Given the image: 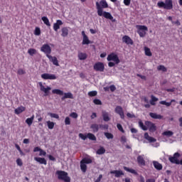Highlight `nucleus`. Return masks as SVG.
I'll return each instance as SVG.
<instances>
[{"mask_svg":"<svg viewBox=\"0 0 182 182\" xmlns=\"http://www.w3.org/2000/svg\"><path fill=\"white\" fill-rule=\"evenodd\" d=\"M96 8L98 16H104V18H106V19H109L112 22H115L116 20L113 18V16H112L110 13L107 11H103L100 4H99V1L96 2Z\"/></svg>","mask_w":182,"mask_h":182,"instance_id":"nucleus-1","label":"nucleus"},{"mask_svg":"<svg viewBox=\"0 0 182 182\" xmlns=\"http://www.w3.org/2000/svg\"><path fill=\"white\" fill-rule=\"evenodd\" d=\"M139 125L142 130H144L145 132L149 129V132L151 133H154V132H156V124L150 121L145 122V125L141 122V121L139 122Z\"/></svg>","mask_w":182,"mask_h":182,"instance_id":"nucleus-2","label":"nucleus"},{"mask_svg":"<svg viewBox=\"0 0 182 182\" xmlns=\"http://www.w3.org/2000/svg\"><path fill=\"white\" fill-rule=\"evenodd\" d=\"M159 8H164V9H173V0H166L164 1H159L157 3Z\"/></svg>","mask_w":182,"mask_h":182,"instance_id":"nucleus-3","label":"nucleus"},{"mask_svg":"<svg viewBox=\"0 0 182 182\" xmlns=\"http://www.w3.org/2000/svg\"><path fill=\"white\" fill-rule=\"evenodd\" d=\"M56 174L58 180H62L65 182H70V177L68 176V173L65 171H57Z\"/></svg>","mask_w":182,"mask_h":182,"instance_id":"nucleus-4","label":"nucleus"},{"mask_svg":"<svg viewBox=\"0 0 182 182\" xmlns=\"http://www.w3.org/2000/svg\"><path fill=\"white\" fill-rule=\"evenodd\" d=\"M136 28L138 29L137 33H139V36L141 38H144L146 36V32H147V31H149V28H147V26H136Z\"/></svg>","mask_w":182,"mask_h":182,"instance_id":"nucleus-5","label":"nucleus"},{"mask_svg":"<svg viewBox=\"0 0 182 182\" xmlns=\"http://www.w3.org/2000/svg\"><path fill=\"white\" fill-rule=\"evenodd\" d=\"M38 85L40 87V90L44 93V96H49V92L52 90V87L49 86L45 87V85H43V83H42V82H39Z\"/></svg>","mask_w":182,"mask_h":182,"instance_id":"nucleus-6","label":"nucleus"},{"mask_svg":"<svg viewBox=\"0 0 182 182\" xmlns=\"http://www.w3.org/2000/svg\"><path fill=\"white\" fill-rule=\"evenodd\" d=\"M107 60H108V62H110V61L114 62L116 65H119V63H120V60L119 59V56H117V55L114 53L109 54L107 58Z\"/></svg>","mask_w":182,"mask_h":182,"instance_id":"nucleus-7","label":"nucleus"},{"mask_svg":"<svg viewBox=\"0 0 182 182\" xmlns=\"http://www.w3.org/2000/svg\"><path fill=\"white\" fill-rule=\"evenodd\" d=\"M41 52H43L46 55V57L50 56V53H52V48H50V46L48 44H44L41 48Z\"/></svg>","mask_w":182,"mask_h":182,"instance_id":"nucleus-8","label":"nucleus"},{"mask_svg":"<svg viewBox=\"0 0 182 182\" xmlns=\"http://www.w3.org/2000/svg\"><path fill=\"white\" fill-rule=\"evenodd\" d=\"M41 78L44 79V80H56L58 77L54 74L43 73L41 75Z\"/></svg>","mask_w":182,"mask_h":182,"instance_id":"nucleus-9","label":"nucleus"},{"mask_svg":"<svg viewBox=\"0 0 182 182\" xmlns=\"http://www.w3.org/2000/svg\"><path fill=\"white\" fill-rule=\"evenodd\" d=\"M178 157H180V154L176 152L173 154V156H169L168 160L171 163L173 164H180V161L178 160Z\"/></svg>","mask_w":182,"mask_h":182,"instance_id":"nucleus-10","label":"nucleus"},{"mask_svg":"<svg viewBox=\"0 0 182 182\" xmlns=\"http://www.w3.org/2000/svg\"><path fill=\"white\" fill-rule=\"evenodd\" d=\"M94 70L96 72H105V64L101 62H97L94 65Z\"/></svg>","mask_w":182,"mask_h":182,"instance_id":"nucleus-11","label":"nucleus"},{"mask_svg":"<svg viewBox=\"0 0 182 182\" xmlns=\"http://www.w3.org/2000/svg\"><path fill=\"white\" fill-rule=\"evenodd\" d=\"M115 112L120 116L121 119H124V112H123V108L122 107H116Z\"/></svg>","mask_w":182,"mask_h":182,"instance_id":"nucleus-12","label":"nucleus"},{"mask_svg":"<svg viewBox=\"0 0 182 182\" xmlns=\"http://www.w3.org/2000/svg\"><path fill=\"white\" fill-rule=\"evenodd\" d=\"M110 174H114V177L117 178H120L122 176H124V173L122 170L111 171Z\"/></svg>","mask_w":182,"mask_h":182,"instance_id":"nucleus-13","label":"nucleus"},{"mask_svg":"<svg viewBox=\"0 0 182 182\" xmlns=\"http://www.w3.org/2000/svg\"><path fill=\"white\" fill-rule=\"evenodd\" d=\"M61 25H63V22H62V20H57L56 23H54L53 24V30L55 32H58V31L60 29Z\"/></svg>","mask_w":182,"mask_h":182,"instance_id":"nucleus-14","label":"nucleus"},{"mask_svg":"<svg viewBox=\"0 0 182 182\" xmlns=\"http://www.w3.org/2000/svg\"><path fill=\"white\" fill-rule=\"evenodd\" d=\"M144 139L149 141V143H154L157 141V139L156 138H154L153 136H150L149 135V133L146 132L144 134Z\"/></svg>","mask_w":182,"mask_h":182,"instance_id":"nucleus-15","label":"nucleus"},{"mask_svg":"<svg viewBox=\"0 0 182 182\" xmlns=\"http://www.w3.org/2000/svg\"><path fill=\"white\" fill-rule=\"evenodd\" d=\"M122 42L127 45H133V40L129 37V36H124L122 37Z\"/></svg>","mask_w":182,"mask_h":182,"instance_id":"nucleus-16","label":"nucleus"},{"mask_svg":"<svg viewBox=\"0 0 182 182\" xmlns=\"http://www.w3.org/2000/svg\"><path fill=\"white\" fill-rule=\"evenodd\" d=\"M47 58L49 59L50 62H52L53 65H55V66H59V62L58 61V58L56 57L48 55Z\"/></svg>","mask_w":182,"mask_h":182,"instance_id":"nucleus-17","label":"nucleus"},{"mask_svg":"<svg viewBox=\"0 0 182 182\" xmlns=\"http://www.w3.org/2000/svg\"><path fill=\"white\" fill-rule=\"evenodd\" d=\"M34 160L37 161V163H39L40 164H44L45 166L48 164V162L46 161V159H45V158L35 157Z\"/></svg>","mask_w":182,"mask_h":182,"instance_id":"nucleus-18","label":"nucleus"},{"mask_svg":"<svg viewBox=\"0 0 182 182\" xmlns=\"http://www.w3.org/2000/svg\"><path fill=\"white\" fill-rule=\"evenodd\" d=\"M153 165L154 168H156V170H163V165H161V164L159 163V161H153Z\"/></svg>","mask_w":182,"mask_h":182,"instance_id":"nucleus-19","label":"nucleus"},{"mask_svg":"<svg viewBox=\"0 0 182 182\" xmlns=\"http://www.w3.org/2000/svg\"><path fill=\"white\" fill-rule=\"evenodd\" d=\"M64 96L61 97V100H65V99H73V94L71 92H63Z\"/></svg>","mask_w":182,"mask_h":182,"instance_id":"nucleus-20","label":"nucleus"},{"mask_svg":"<svg viewBox=\"0 0 182 182\" xmlns=\"http://www.w3.org/2000/svg\"><path fill=\"white\" fill-rule=\"evenodd\" d=\"M149 116L152 119H158L159 120H161V119H163V116L158 114L157 113H154V112H150Z\"/></svg>","mask_w":182,"mask_h":182,"instance_id":"nucleus-21","label":"nucleus"},{"mask_svg":"<svg viewBox=\"0 0 182 182\" xmlns=\"http://www.w3.org/2000/svg\"><path fill=\"white\" fill-rule=\"evenodd\" d=\"M99 3L100 6L101 7V9H105L106 8H109V4H107V2L105 0H101Z\"/></svg>","mask_w":182,"mask_h":182,"instance_id":"nucleus-22","label":"nucleus"},{"mask_svg":"<svg viewBox=\"0 0 182 182\" xmlns=\"http://www.w3.org/2000/svg\"><path fill=\"white\" fill-rule=\"evenodd\" d=\"M26 110V108L25 107H18V108H16L15 110H14V113L16 114H21V113H22L23 112H25Z\"/></svg>","mask_w":182,"mask_h":182,"instance_id":"nucleus-23","label":"nucleus"},{"mask_svg":"<svg viewBox=\"0 0 182 182\" xmlns=\"http://www.w3.org/2000/svg\"><path fill=\"white\" fill-rule=\"evenodd\" d=\"M61 36H63V38H66V36H68V35H69V30L68 29V28L64 27L61 29Z\"/></svg>","mask_w":182,"mask_h":182,"instance_id":"nucleus-24","label":"nucleus"},{"mask_svg":"<svg viewBox=\"0 0 182 182\" xmlns=\"http://www.w3.org/2000/svg\"><path fill=\"white\" fill-rule=\"evenodd\" d=\"M144 156H139L137 157V161L139 164H141V166H144L146 164V161H144Z\"/></svg>","mask_w":182,"mask_h":182,"instance_id":"nucleus-25","label":"nucleus"},{"mask_svg":"<svg viewBox=\"0 0 182 182\" xmlns=\"http://www.w3.org/2000/svg\"><path fill=\"white\" fill-rule=\"evenodd\" d=\"M102 117L105 122H109L110 120V117H109V112L106 111H102Z\"/></svg>","mask_w":182,"mask_h":182,"instance_id":"nucleus-26","label":"nucleus"},{"mask_svg":"<svg viewBox=\"0 0 182 182\" xmlns=\"http://www.w3.org/2000/svg\"><path fill=\"white\" fill-rule=\"evenodd\" d=\"M35 119V115L31 116L30 118H27L26 119V123L28 124V126L31 127L32 126V123H33V120Z\"/></svg>","mask_w":182,"mask_h":182,"instance_id":"nucleus-27","label":"nucleus"},{"mask_svg":"<svg viewBox=\"0 0 182 182\" xmlns=\"http://www.w3.org/2000/svg\"><path fill=\"white\" fill-rule=\"evenodd\" d=\"M174 134L173 131H165L162 133V136H165V137H171Z\"/></svg>","mask_w":182,"mask_h":182,"instance_id":"nucleus-28","label":"nucleus"},{"mask_svg":"<svg viewBox=\"0 0 182 182\" xmlns=\"http://www.w3.org/2000/svg\"><path fill=\"white\" fill-rule=\"evenodd\" d=\"M87 58V54L85 53H78V59H80V60H85Z\"/></svg>","mask_w":182,"mask_h":182,"instance_id":"nucleus-29","label":"nucleus"},{"mask_svg":"<svg viewBox=\"0 0 182 182\" xmlns=\"http://www.w3.org/2000/svg\"><path fill=\"white\" fill-rule=\"evenodd\" d=\"M53 95H59V96H63V91L59 89H54L52 90Z\"/></svg>","mask_w":182,"mask_h":182,"instance_id":"nucleus-30","label":"nucleus"},{"mask_svg":"<svg viewBox=\"0 0 182 182\" xmlns=\"http://www.w3.org/2000/svg\"><path fill=\"white\" fill-rule=\"evenodd\" d=\"M80 169L82 173H86V171L87 170V166H86V164H84L82 161H80Z\"/></svg>","mask_w":182,"mask_h":182,"instance_id":"nucleus-31","label":"nucleus"},{"mask_svg":"<svg viewBox=\"0 0 182 182\" xmlns=\"http://www.w3.org/2000/svg\"><path fill=\"white\" fill-rule=\"evenodd\" d=\"M105 153H106V149L103 146H100L96 151V154L99 155L105 154Z\"/></svg>","mask_w":182,"mask_h":182,"instance_id":"nucleus-32","label":"nucleus"},{"mask_svg":"<svg viewBox=\"0 0 182 182\" xmlns=\"http://www.w3.org/2000/svg\"><path fill=\"white\" fill-rule=\"evenodd\" d=\"M124 170H125V171H128V173H131L132 174H137V171H136V170L127 168V166H124Z\"/></svg>","mask_w":182,"mask_h":182,"instance_id":"nucleus-33","label":"nucleus"},{"mask_svg":"<svg viewBox=\"0 0 182 182\" xmlns=\"http://www.w3.org/2000/svg\"><path fill=\"white\" fill-rule=\"evenodd\" d=\"M43 22H44L45 25L47 26H50V22H49V18L46 16H43L41 18Z\"/></svg>","mask_w":182,"mask_h":182,"instance_id":"nucleus-34","label":"nucleus"},{"mask_svg":"<svg viewBox=\"0 0 182 182\" xmlns=\"http://www.w3.org/2000/svg\"><path fill=\"white\" fill-rule=\"evenodd\" d=\"M47 126L50 130H52L55 127V122H50V121H47L46 122Z\"/></svg>","mask_w":182,"mask_h":182,"instance_id":"nucleus-35","label":"nucleus"},{"mask_svg":"<svg viewBox=\"0 0 182 182\" xmlns=\"http://www.w3.org/2000/svg\"><path fill=\"white\" fill-rule=\"evenodd\" d=\"M91 129H92L94 133H97V132H99V125L93 124L91 125Z\"/></svg>","mask_w":182,"mask_h":182,"instance_id":"nucleus-36","label":"nucleus"},{"mask_svg":"<svg viewBox=\"0 0 182 182\" xmlns=\"http://www.w3.org/2000/svg\"><path fill=\"white\" fill-rule=\"evenodd\" d=\"M82 43V45H89L90 43V40H89V37H83Z\"/></svg>","mask_w":182,"mask_h":182,"instance_id":"nucleus-37","label":"nucleus"},{"mask_svg":"<svg viewBox=\"0 0 182 182\" xmlns=\"http://www.w3.org/2000/svg\"><path fill=\"white\" fill-rule=\"evenodd\" d=\"M81 161L85 164H92V159L90 158H85Z\"/></svg>","mask_w":182,"mask_h":182,"instance_id":"nucleus-38","label":"nucleus"},{"mask_svg":"<svg viewBox=\"0 0 182 182\" xmlns=\"http://www.w3.org/2000/svg\"><path fill=\"white\" fill-rule=\"evenodd\" d=\"M144 49L146 56H151L152 54L150 48H149L148 47H144Z\"/></svg>","mask_w":182,"mask_h":182,"instance_id":"nucleus-39","label":"nucleus"},{"mask_svg":"<svg viewBox=\"0 0 182 182\" xmlns=\"http://www.w3.org/2000/svg\"><path fill=\"white\" fill-rule=\"evenodd\" d=\"M87 138L89 139L90 140H92L94 141H95V140H96V136H95V134H93L92 133H88L87 134Z\"/></svg>","mask_w":182,"mask_h":182,"instance_id":"nucleus-40","label":"nucleus"},{"mask_svg":"<svg viewBox=\"0 0 182 182\" xmlns=\"http://www.w3.org/2000/svg\"><path fill=\"white\" fill-rule=\"evenodd\" d=\"M28 53L31 56H33V55H36V50H35V48H30V49L28 50Z\"/></svg>","mask_w":182,"mask_h":182,"instance_id":"nucleus-41","label":"nucleus"},{"mask_svg":"<svg viewBox=\"0 0 182 182\" xmlns=\"http://www.w3.org/2000/svg\"><path fill=\"white\" fill-rule=\"evenodd\" d=\"M157 70L161 72H167V68L164 65H159Z\"/></svg>","mask_w":182,"mask_h":182,"instance_id":"nucleus-42","label":"nucleus"},{"mask_svg":"<svg viewBox=\"0 0 182 182\" xmlns=\"http://www.w3.org/2000/svg\"><path fill=\"white\" fill-rule=\"evenodd\" d=\"M160 105H164V106H166V107H170L171 106V102H167L166 101H160Z\"/></svg>","mask_w":182,"mask_h":182,"instance_id":"nucleus-43","label":"nucleus"},{"mask_svg":"<svg viewBox=\"0 0 182 182\" xmlns=\"http://www.w3.org/2000/svg\"><path fill=\"white\" fill-rule=\"evenodd\" d=\"M105 137H107V139H113V137H114L113 134H111V133H109V132H105Z\"/></svg>","mask_w":182,"mask_h":182,"instance_id":"nucleus-44","label":"nucleus"},{"mask_svg":"<svg viewBox=\"0 0 182 182\" xmlns=\"http://www.w3.org/2000/svg\"><path fill=\"white\" fill-rule=\"evenodd\" d=\"M34 35H36V36H39V35H41V28L36 27L34 31Z\"/></svg>","mask_w":182,"mask_h":182,"instance_id":"nucleus-45","label":"nucleus"},{"mask_svg":"<svg viewBox=\"0 0 182 182\" xmlns=\"http://www.w3.org/2000/svg\"><path fill=\"white\" fill-rule=\"evenodd\" d=\"M48 116L53 117V119H59V115L58 114L54 113H48Z\"/></svg>","mask_w":182,"mask_h":182,"instance_id":"nucleus-46","label":"nucleus"},{"mask_svg":"<svg viewBox=\"0 0 182 182\" xmlns=\"http://www.w3.org/2000/svg\"><path fill=\"white\" fill-rule=\"evenodd\" d=\"M25 73H26V72L25 71V70L22 69V68H19L17 70V74L18 75H25Z\"/></svg>","mask_w":182,"mask_h":182,"instance_id":"nucleus-47","label":"nucleus"},{"mask_svg":"<svg viewBox=\"0 0 182 182\" xmlns=\"http://www.w3.org/2000/svg\"><path fill=\"white\" fill-rule=\"evenodd\" d=\"M117 127L118 130H119V132H121L122 133H124V129H123V127L122 126V124H117Z\"/></svg>","mask_w":182,"mask_h":182,"instance_id":"nucleus-48","label":"nucleus"},{"mask_svg":"<svg viewBox=\"0 0 182 182\" xmlns=\"http://www.w3.org/2000/svg\"><path fill=\"white\" fill-rule=\"evenodd\" d=\"M120 141H121V143H122V144H124V143H127V138H126V136H121Z\"/></svg>","mask_w":182,"mask_h":182,"instance_id":"nucleus-49","label":"nucleus"},{"mask_svg":"<svg viewBox=\"0 0 182 182\" xmlns=\"http://www.w3.org/2000/svg\"><path fill=\"white\" fill-rule=\"evenodd\" d=\"M16 164H17V166H19L20 167H22V166H23V163L22 162V159H16Z\"/></svg>","mask_w":182,"mask_h":182,"instance_id":"nucleus-50","label":"nucleus"},{"mask_svg":"<svg viewBox=\"0 0 182 182\" xmlns=\"http://www.w3.org/2000/svg\"><path fill=\"white\" fill-rule=\"evenodd\" d=\"M16 149H17V150L19 151L21 156H24L23 151H22V150L21 149V146H19V145L16 144Z\"/></svg>","mask_w":182,"mask_h":182,"instance_id":"nucleus-51","label":"nucleus"},{"mask_svg":"<svg viewBox=\"0 0 182 182\" xmlns=\"http://www.w3.org/2000/svg\"><path fill=\"white\" fill-rule=\"evenodd\" d=\"M127 117L129 119H134V117H136V115H134V114H133V113L128 112V113L127 114Z\"/></svg>","mask_w":182,"mask_h":182,"instance_id":"nucleus-52","label":"nucleus"},{"mask_svg":"<svg viewBox=\"0 0 182 182\" xmlns=\"http://www.w3.org/2000/svg\"><path fill=\"white\" fill-rule=\"evenodd\" d=\"M65 124L67 126L70 124V118L69 117H66L65 119Z\"/></svg>","mask_w":182,"mask_h":182,"instance_id":"nucleus-53","label":"nucleus"},{"mask_svg":"<svg viewBox=\"0 0 182 182\" xmlns=\"http://www.w3.org/2000/svg\"><path fill=\"white\" fill-rule=\"evenodd\" d=\"M96 95H97V91H90V92H88V95H90L91 97H93V96H96Z\"/></svg>","mask_w":182,"mask_h":182,"instance_id":"nucleus-54","label":"nucleus"},{"mask_svg":"<svg viewBox=\"0 0 182 182\" xmlns=\"http://www.w3.org/2000/svg\"><path fill=\"white\" fill-rule=\"evenodd\" d=\"M93 103L95 105H102V101L100 100H99V99H95L93 100Z\"/></svg>","mask_w":182,"mask_h":182,"instance_id":"nucleus-55","label":"nucleus"},{"mask_svg":"<svg viewBox=\"0 0 182 182\" xmlns=\"http://www.w3.org/2000/svg\"><path fill=\"white\" fill-rule=\"evenodd\" d=\"M79 137L80 139H82V140H85L86 139H87V135L86 136V135L80 133V134H79Z\"/></svg>","mask_w":182,"mask_h":182,"instance_id":"nucleus-56","label":"nucleus"},{"mask_svg":"<svg viewBox=\"0 0 182 182\" xmlns=\"http://www.w3.org/2000/svg\"><path fill=\"white\" fill-rule=\"evenodd\" d=\"M70 117H73V119H77V113L76 112H72L70 114Z\"/></svg>","mask_w":182,"mask_h":182,"instance_id":"nucleus-57","label":"nucleus"},{"mask_svg":"<svg viewBox=\"0 0 182 182\" xmlns=\"http://www.w3.org/2000/svg\"><path fill=\"white\" fill-rule=\"evenodd\" d=\"M130 2H132V0H124V4L126 6H129V5H130Z\"/></svg>","mask_w":182,"mask_h":182,"instance_id":"nucleus-58","label":"nucleus"},{"mask_svg":"<svg viewBox=\"0 0 182 182\" xmlns=\"http://www.w3.org/2000/svg\"><path fill=\"white\" fill-rule=\"evenodd\" d=\"M39 156H46V151H43V149H40Z\"/></svg>","mask_w":182,"mask_h":182,"instance_id":"nucleus-59","label":"nucleus"},{"mask_svg":"<svg viewBox=\"0 0 182 182\" xmlns=\"http://www.w3.org/2000/svg\"><path fill=\"white\" fill-rule=\"evenodd\" d=\"M109 90H111V92H114V90H116V86H114V85H110Z\"/></svg>","mask_w":182,"mask_h":182,"instance_id":"nucleus-60","label":"nucleus"},{"mask_svg":"<svg viewBox=\"0 0 182 182\" xmlns=\"http://www.w3.org/2000/svg\"><path fill=\"white\" fill-rule=\"evenodd\" d=\"M48 159L51 161H56V159H55V157H53V156H52V155H48Z\"/></svg>","mask_w":182,"mask_h":182,"instance_id":"nucleus-61","label":"nucleus"},{"mask_svg":"<svg viewBox=\"0 0 182 182\" xmlns=\"http://www.w3.org/2000/svg\"><path fill=\"white\" fill-rule=\"evenodd\" d=\"M103 178V175L100 174L99 177L96 179L95 182H100V181Z\"/></svg>","mask_w":182,"mask_h":182,"instance_id":"nucleus-62","label":"nucleus"},{"mask_svg":"<svg viewBox=\"0 0 182 182\" xmlns=\"http://www.w3.org/2000/svg\"><path fill=\"white\" fill-rule=\"evenodd\" d=\"M151 101L152 102H158L159 101V98H157V97H154V95H151Z\"/></svg>","mask_w":182,"mask_h":182,"instance_id":"nucleus-63","label":"nucleus"},{"mask_svg":"<svg viewBox=\"0 0 182 182\" xmlns=\"http://www.w3.org/2000/svg\"><path fill=\"white\" fill-rule=\"evenodd\" d=\"M115 6H120V2L117 0L116 1H114Z\"/></svg>","mask_w":182,"mask_h":182,"instance_id":"nucleus-64","label":"nucleus"}]
</instances>
